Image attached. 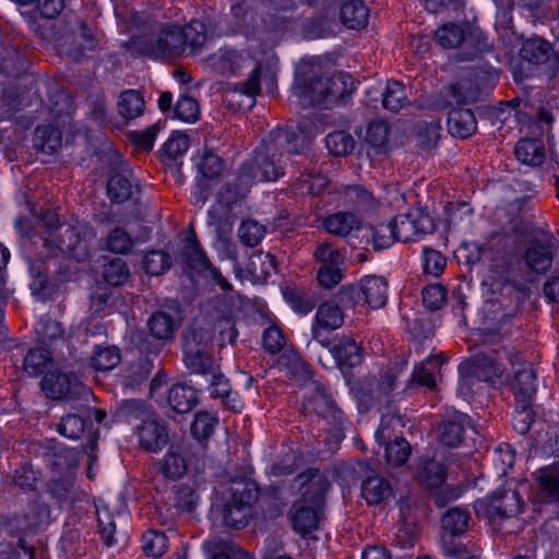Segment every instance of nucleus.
Masks as SVG:
<instances>
[{"label":"nucleus","mask_w":559,"mask_h":559,"mask_svg":"<svg viewBox=\"0 0 559 559\" xmlns=\"http://www.w3.org/2000/svg\"><path fill=\"white\" fill-rule=\"evenodd\" d=\"M37 224L43 228L38 240L41 250L38 260L29 262L32 282L29 287L33 295L44 300L49 288L48 269L44 260L59 255H70L76 261H84L88 255L90 242L95 238L94 229L79 222L60 223L57 212L52 209L41 211Z\"/></svg>","instance_id":"obj_1"},{"label":"nucleus","mask_w":559,"mask_h":559,"mask_svg":"<svg viewBox=\"0 0 559 559\" xmlns=\"http://www.w3.org/2000/svg\"><path fill=\"white\" fill-rule=\"evenodd\" d=\"M306 148L307 141L304 135L290 129L276 128L263 140L253 156L241 165L239 180L243 185L277 180L284 175L286 156L302 155Z\"/></svg>","instance_id":"obj_2"},{"label":"nucleus","mask_w":559,"mask_h":559,"mask_svg":"<svg viewBox=\"0 0 559 559\" xmlns=\"http://www.w3.org/2000/svg\"><path fill=\"white\" fill-rule=\"evenodd\" d=\"M292 487L304 490L290 508V521L293 528L305 536L318 528L330 481L323 472L311 467L297 475Z\"/></svg>","instance_id":"obj_3"},{"label":"nucleus","mask_w":559,"mask_h":559,"mask_svg":"<svg viewBox=\"0 0 559 559\" xmlns=\"http://www.w3.org/2000/svg\"><path fill=\"white\" fill-rule=\"evenodd\" d=\"M183 364L190 374L207 378L218 369L212 354V331L193 324L181 336Z\"/></svg>","instance_id":"obj_4"},{"label":"nucleus","mask_w":559,"mask_h":559,"mask_svg":"<svg viewBox=\"0 0 559 559\" xmlns=\"http://www.w3.org/2000/svg\"><path fill=\"white\" fill-rule=\"evenodd\" d=\"M437 43L445 49H456L460 61L480 58L490 50L484 35L468 25L448 23L440 26L435 34Z\"/></svg>","instance_id":"obj_5"},{"label":"nucleus","mask_w":559,"mask_h":559,"mask_svg":"<svg viewBox=\"0 0 559 559\" xmlns=\"http://www.w3.org/2000/svg\"><path fill=\"white\" fill-rule=\"evenodd\" d=\"M540 234L543 237L534 235L523 245L516 246L518 263L524 266L520 278L526 283H533L539 276L548 273L554 263V236L546 233Z\"/></svg>","instance_id":"obj_6"},{"label":"nucleus","mask_w":559,"mask_h":559,"mask_svg":"<svg viewBox=\"0 0 559 559\" xmlns=\"http://www.w3.org/2000/svg\"><path fill=\"white\" fill-rule=\"evenodd\" d=\"M229 498L224 506V523L236 530L243 528L252 516V507L259 499L257 484L249 479H235L229 485Z\"/></svg>","instance_id":"obj_7"},{"label":"nucleus","mask_w":559,"mask_h":559,"mask_svg":"<svg viewBox=\"0 0 559 559\" xmlns=\"http://www.w3.org/2000/svg\"><path fill=\"white\" fill-rule=\"evenodd\" d=\"M522 509L519 492L511 488H498L489 497L475 502L478 516L487 518L493 525L502 530V521L518 515Z\"/></svg>","instance_id":"obj_8"},{"label":"nucleus","mask_w":559,"mask_h":559,"mask_svg":"<svg viewBox=\"0 0 559 559\" xmlns=\"http://www.w3.org/2000/svg\"><path fill=\"white\" fill-rule=\"evenodd\" d=\"M471 513L461 507L444 512L441 518V544L444 552L454 559L467 554L466 546L460 539L469 528Z\"/></svg>","instance_id":"obj_9"},{"label":"nucleus","mask_w":559,"mask_h":559,"mask_svg":"<svg viewBox=\"0 0 559 559\" xmlns=\"http://www.w3.org/2000/svg\"><path fill=\"white\" fill-rule=\"evenodd\" d=\"M313 261L318 265V283L326 289L338 285L346 272L345 258L340 249L332 242L318 243L313 253Z\"/></svg>","instance_id":"obj_10"},{"label":"nucleus","mask_w":559,"mask_h":559,"mask_svg":"<svg viewBox=\"0 0 559 559\" xmlns=\"http://www.w3.org/2000/svg\"><path fill=\"white\" fill-rule=\"evenodd\" d=\"M146 326L150 335L140 333L136 336V345L140 350L154 354L159 353L167 344L174 341L175 333L179 328L174 317L162 310L155 311L150 316Z\"/></svg>","instance_id":"obj_11"},{"label":"nucleus","mask_w":559,"mask_h":559,"mask_svg":"<svg viewBox=\"0 0 559 559\" xmlns=\"http://www.w3.org/2000/svg\"><path fill=\"white\" fill-rule=\"evenodd\" d=\"M138 45L141 53L156 59L180 57L187 48L181 26L177 24L162 25L154 38L141 39Z\"/></svg>","instance_id":"obj_12"},{"label":"nucleus","mask_w":559,"mask_h":559,"mask_svg":"<svg viewBox=\"0 0 559 559\" xmlns=\"http://www.w3.org/2000/svg\"><path fill=\"white\" fill-rule=\"evenodd\" d=\"M50 510L48 506L40 501H33L28 504L27 512L21 516L10 519L4 526H0V531L3 530V536L7 538L17 537L16 546L23 548L28 558L32 559L35 549L33 547H26L25 540L21 536L22 533L40 527L43 524L48 522Z\"/></svg>","instance_id":"obj_13"},{"label":"nucleus","mask_w":559,"mask_h":559,"mask_svg":"<svg viewBox=\"0 0 559 559\" xmlns=\"http://www.w3.org/2000/svg\"><path fill=\"white\" fill-rule=\"evenodd\" d=\"M395 238L402 242H416L436 230L435 219L421 209L409 210L406 214L396 215L393 221Z\"/></svg>","instance_id":"obj_14"},{"label":"nucleus","mask_w":559,"mask_h":559,"mask_svg":"<svg viewBox=\"0 0 559 559\" xmlns=\"http://www.w3.org/2000/svg\"><path fill=\"white\" fill-rule=\"evenodd\" d=\"M507 272L508 275L501 281H498L495 285L498 290L497 302L502 308L504 312L503 316L506 318H512L531 296V288L526 282L516 278L512 273L511 265Z\"/></svg>","instance_id":"obj_15"},{"label":"nucleus","mask_w":559,"mask_h":559,"mask_svg":"<svg viewBox=\"0 0 559 559\" xmlns=\"http://www.w3.org/2000/svg\"><path fill=\"white\" fill-rule=\"evenodd\" d=\"M305 391V407L308 412L316 413L319 417L334 426L343 423L345 418L344 413L337 407L324 383L311 381Z\"/></svg>","instance_id":"obj_16"},{"label":"nucleus","mask_w":559,"mask_h":559,"mask_svg":"<svg viewBox=\"0 0 559 559\" xmlns=\"http://www.w3.org/2000/svg\"><path fill=\"white\" fill-rule=\"evenodd\" d=\"M41 389L50 399L76 400L90 395V389L73 373L47 372L41 380Z\"/></svg>","instance_id":"obj_17"},{"label":"nucleus","mask_w":559,"mask_h":559,"mask_svg":"<svg viewBox=\"0 0 559 559\" xmlns=\"http://www.w3.org/2000/svg\"><path fill=\"white\" fill-rule=\"evenodd\" d=\"M97 43L93 31L86 23L76 21L70 31L61 35L57 40V49L60 55L80 61L84 58L86 51L96 47Z\"/></svg>","instance_id":"obj_18"},{"label":"nucleus","mask_w":559,"mask_h":559,"mask_svg":"<svg viewBox=\"0 0 559 559\" xmlns=\"http://www.w3.org/2000/svg\"><path fill=\"white\" fill-rule=\"evenodd\" d=\"M397 374L393 370H386L379 379H367L366 388L357 392L358 401L366 407H371L374 403L388 404L390 394L394 390Z\"/></svg>","instance_id":"obj_19"},{"label":"nucleus","mask_w":559,"mask_h":559,"mask_svg":"<svg viewBox=\"0 0 559 559\" xmlns=\"http://www.w3.org/2000/svg\"><path fill=\"white\" fill-rule=\"evenodd\" d=\"M261 63L257 62L246 81L233 85L229 95L230 105H237L239 110H250L254 106L255 96L261 92Z\"/></svg>","instance_id":"obj_20"},{"label":"nucleus","mask_w":559,"mask_h":559,"mask_svg":"<svg viewBox=\"0 0 559 559\" xmlns=\"http://www.w3.org/2000/svg\"><path fill=\"white\" fill-rule=\"evenodd\" d=\"M43 450L46 465L55 473L61 475L73 474L79 465V452L74 449L66 448L56 441H49Z\"/></svg>","instance_id":"obj_21"},{"label":"nucleus","mask_w":559,"mask_h":559,"mask_svg":"<svg viewBox=\"0 0 559 559\" xmlns=\"http://www.w3.org/2000/svg\"><path fill=\"white\" fill-rule=\"evenodd\" d=\"M469 425L468 416L461 413L444 417L436 428L440 444L447 448H457L462 444L466 427Z\"/></svg>","instance_id":"obj_22"},{"label":"nucleus","mask_w":559,"mask_h":559,"mask_svg":"<svg viewBox=\"0 0 559 559\" xmlns=\"http://www.w3.org/2000/svg\"><path fill=\"white\" fill-rule=\"evenodd\" d=\"M177 262L188 274L191 272L202 274L205 267H209L211 261L202 250L194 231L185 239L183 246L177 255Z\"/></svg>","instance_id":"obj_23"},{"label":"nucleus","mask_w":559,"mask_h":559,"mask_svg":"<svg viewBox=\"0 0 559 559\" xmlns=\"http://www.w3.org/2000/svg\"><path fill=\"white\" fill-rule=\"evenodd\" d=\"M141 448L148 452L160 450L168 442V431L165 425L148 418L136 427Z\"/></svg>","instance_id":"obj_24"},{"label":"nucleus","mask_w":559,"mask_h":559,"mask_svg":"<svg viewBox=\"0 0 559 559\" xmlns=\"http://www.w3.org/2000/svg\"><path fill=\"white\" fill-rule=\"evenodd\" d=\"M210 61L215 71L224 76L237 75L243 69L258 62L236 50L219 51L212 56Z\"/></svg>","instance_id":"obj_25"},{"label":"nucleus","mask_w":559,"mask_h":559,"mask_svg":"<svg viewBox=\"0 0 559 559\" xmlns=\"http://www.w3.org/2000/svg\"><path fill=\"white\" fill-rule=\"evenodd\" d=\"M536 373L528 362L522 364L514 370V377L511 381V390L515 402L531 403L536 394Z\"/></svg>","instance_id":"obj_26"},{"label":"nucleus","mask_w":559,"mask_h":559,"mask_svg":"<svg viewBox=\"0 0 559 559\" xmlns=\"http://www.w3.org/2000/svg\"><path fill=\"white\" fill-rule=\"evenodd\" d=\"M324 229L336 237L347 238L353 233L361 231V222L352 212H336L326 216L323 221Z\"/></svg>","instance_id":"obj_27"},{"label":"nucleus","mask_w":559,"mask_h":559,"mask_svg":"<svg viewBox=\"0 0 559 559\" xmlns=\"http://www.w3.org/2000/svg\"><path fill=\"white\" fill-rule=\"evenodd\" d=\"M388 286V281L382 276H366L359 283L360 295L369 307L379 309L386 304Z\"/></svg>","instance_id":"obj_28"},{"label":"nucleus","mask_w":559,"mask_h":559,"mask_svg":"<svg viewBox=\"0 0 559 559\" xmlns=\"http://www.w3.org/2000/svg\"><path fill=\"white\" fill-rule=\"evenodd\" d=\"M414 476L427 488H438L447 479V466L433 459L421 460L414 469Z\"/></svg>","instance_id":"obj_29"},{"label":"nucleus","mask_w":559,"mask_h":559,"mask_svg":"<svg viewBox=\"0 0 559 559\" xmlns=\"http://www.w3.org/2000/svg\"><path fill=\"white\" fill-rule=\"evenodd\" d=\"M477 129L474 112L466 108H453L448 115V131L459 139L469 138Z\"/></svg>","instance_id":"obj_30"},{"label":"nucleus","mask_w":559,"mask_h":559,"mask_svg":"<svg viewBox=\"0 0 559 559\" xmlns=\"http://www.w3.org/2000/svg\"><path fill=\"white\" fill-rule=\"evenodd\" d=\"M188 471L186 450L180 445H171L159 465V472L168 479L181 478Z\"/></svg>","instance_id":"obj_31"},{"label":"nucleus","mask_w":559,"mask_h":559,"mask_svg":"<svg viewBox=\"0 0 559 559\" xmlns=\"http://www.w3.org/2000/svg\"><path fill=\"white\" fill-rule=\"evenodd\" d=\"M369 9L362 0H347L340 10V20L349 29H362L367 26Z\"/></svg>","instance_id":"obj_32"},{"label":"nucleus","mask_w":559,"mask_h":559,"mask_svg":"<svg viewBox=\"0 0 559 559\" xmlns=\"http://www.w3.org/2000/svg\"><path fill=\"white\" fill-rule=\"evenodd\" d=\"M282 365L285 367L289 378L297 384L301 385L305 390L311 381H317L313 378V371L308 362L296 352L285 354L282 357Z\"/></svg>","instance_id":"obj_33"},{"label":"nucleus","mask_w":559,"mask_h":559,"mask_svg":"<svg viewBox=\"0 0 559 559\" xmlns=\"http://www.w3.org/2000/svg\"><path fill=\"white\" fill-rule=\"evenodd\" d=\"M331 353L341 368H353L362 361V348L352 338L337 340Z\"/></svg>","instance_id":"obj_34"},{"label":"nucleus","mask_w":559,"mask_h":559,"mask_svg":"<svg viewBox=\"0 0 559 559\" xmlns=\"http://www.w3.org/2000/svg\"><path fill=\"white\" fill-rule=\"evenodd\" d=\"M516 158L525 165L538 167L545 160V146L540 139H521L514 148Z\"/></svg>","instance_id":"obj_35"},{"label":"nucleus","mask_w":559,"mask_h":559,"mask_svg":"<svg viewBox=\"0 0 559 559\" xmlns=\"http://www.w3.org/2000/svg\"><path fill=\"white\" fill-rule=\"evenodd\" d=\"M197 391L183 383H176L168 391V404L178 414L189 413L198 404Z\"/></svg>","instance_id":"obj_36"},{"label":"nucleus","mask_w":559,"mask_h":559,"mask_svg":"<svg viewBox=\"0 0 559 559\" xmlns=\"http://www.w3.org/2000/svg\"><path fill=\"white\" fill-rule=\"evenodd\" d=\"M392 495L390 483L381 476H369L361 484V496L369 504H379Z\"/></svg>","instance_id":"obj_37"},{"label":"nucleus","mask_w":559,"mask_h":559,"mask_svg":"<svg viewBox=\"0 0 559 559\" xmlns=\"http://www.w3.org/2000/svg\"><path fill=\"white\" fill-rule=\"evenodd\" d=\"M117 109L121 118L133 120L143 115L145 100L139 91L126 90L118 97Z\"/></svg>","instance_id":"obj_38"},{"label":"nucleus","mask_w":559,"mask_h":559,"mask_svg":"<svg viewBox=\"0 0 559 559\" xmlns=\"http://www.w3.org/2000/svg\"><path fill=\"white\" fill-rule=\"evenodd\" d=\"M218 419L215 415L209 412H198L194 416V420L191 424V435L197 441V448L200 452L205 450V441L214 432Z\"/></svg>","instance_id":"obj_39"},{"label":"nucleus","mask_w":559,"mask_h":559,"mask_svg":"<svg viewBox=\"0 0 559 559\" xmlns=\"http://www.w3.org/2000/svg\"><path fill=\"white\" fill-rule=\"evenodd\" d=\"M62 133L51 124L38 126L33 138V145L37 151L52 154L61 146Z\"/></svg>","instance_id":"obj_40"},{"label":"nucleus","mask_w":559,"mask_h":559,"mask_svg":"<svg viewBox=\"0 0 559 559\" xmlns=\"http://www.w3.org/2000/svg\"><path fill=\"white\" fill-rule=\"evenodd\" d=\"M552 47L543 38H530L525 40L520 50L522 59L534 64H542L548 61Z\"/></svg>","instance_id":"obj_41"},{"label":"nucleus","mask_w":559,"mask_h":559,"mask_svg":"<svg viewBox=\"0 0 559 559\" xmlns=\"http://www.w3.org/2000/svg\"><path fill=\"white\" fill-rule=\"evenodd\" d=\"M343 322V310L334 301L329 300L319 306L313 325H318L324 330H335L338 329Z\"/></svg>","instance_id":"obj_42"},{"label":"nucleus","mask_w":559,"mask_h":559,"mask_svg":"<svg viewBox=\"0 0 559 559\" xmlns=\"http://www.w3.org/2000/svg\"><path fill=\"white\" fill-rule=\"evenodd\" d=\"M136 239L121 226H115L106 237V249L115 254H129Z\"/></svg>","instance_id":"obj_43"},{"label":"nucleus","mask_w":559,"mask_h":559,"mask_svg":"<svg viewBox=\"0 0 559 559\" xmlns=\"http://www.w3.org/2000/svg\"><path fill=\"white\" fill-rule=\"evenodd\" d=\"M107 194L110 201L123 203L132 198L133 183L129 177L121 173L110 176L107 183Z\"/></svg>","instance_id":"obj_44"},{"label":"nucleus","mask_w":559,"mask_h":559,"mask_svg":"<svg viewBox=\"0 0 559 559\" xmlns=\"http://www.w3.org/2000/svg\"><path fill=\"white\" fill-rule=\"evenodd\" d=\"M297 189L301 194L318 195L328 186V178L317 173L314 167L306 168L298 177Z\"/></svg>","instance_id":"obj_45"},{"label":"nucleus","mask_w":559,"mask_h":559,"mask_svg":"<svg viewBox=\"0 0 559 559\" xmlns=\"http://www.w3.org/2000/svg\"><path fill=\"white\" fill-rule=\"evenodd\" d=\"M440 357H430L425 362L417 365L411 378L412 383L427 386L428 389L436 388L435 373L442 365Z\"/></svg>","instance_id":"obj_46"},{"label":"nucleus","mask_w":559,"mask_h":559,"mask_svg":"<svg viewBox=\"0 0 559 559\" xmlns=\"http://www.w3.org/2000/svg\"><path fill=\"white\" fill-rule=\"evenodd\" d=\"M195 165L199 173L207 179L219 177L225 168L223 158L207 148H204L200 153Z\"/></svg>","instance_id":"obj_47"},{"label":"nucleus","mask_w":559,"mask_h":559,"mask_svg":"<svg viewBox=\"0 0 559 559\" xmlns=\"http://www.w3.org/2000/svg\"><path fill=\"white\" fill-rule=\"evenodd\" d=\"M120 360L121 354L117 346H96L91 358V365L97 371H108L114 369Z\"/></svg>","instance_id":"obj_48"},{"label":"nucleus","mask_w":559,"mask_h":559,"mask_svg":"<svg viewBox=\"0 0 559 559\" xmlns=\"http://www.w3.org/2000/svg\"><path fill=\"white\" fill-rule=\"evenodd\" d=\"M365 237H371L372 248L376 251H380L389 248L394 241L395 230L392 222L389 224H379L378 226H369L366 230Z\"/></svg>","instance_id":"obj_49"},{"label":"nucleus","mask_w":559,"mask_h":559,"mask_svg":"<svg viewBox=\"0 0 559 559\" xmlns=\"http://www.w3.org/2000/svg\"><path fill=\"white\" fill-rule=\"evenodd\" d=\"M406 102L405 86L400 81H389L382 94V106L392 112H397Z\"/></svg>","instance_id":"obj_50"},{"label":"nucleus","mask_w":559,"mask_h":559,"mask_svg":"<svg viewBox=\"0 0 559 559\" xmlns=\"http://www.w3.org/2000/svg\"><path fill=\"white\" fill-rule=\"evenodd\" d=\"M104 280L111 286H122L130 278V270L124 260L112 258L105 263L103 270Z\"/></svg>","instance_id":"obj_51"},{"label":"nucleus","mask_w":559,"mask_h":559,"mask_svg":"<svg viewBox=\"0 0 559 559\" xmlns=\"http://www.w3.org/2000/svg\"><path fill=\"white\" fill-rule=\"evenodd\" d=\"M331 76L313 74L309 80H302L301 94L309 96L312 103L321 104L326 102V91Z\"/></svg>","instance_id":"obj_52"},{"label":"nucleus","mask_w":559,"mask_h":559,"mask_svg":"<svg viewBox=\"0 0 559 559\" xmlns=\"http://www.w3.org/2000/svg\"><path fill=\"white\" fill-rule=\"evenodd\" d=\"M325 145L331 154L345 156L353 152L356 142L349 133L345 131H334L326 135Z\"/></svg>","instance_id":"obj_53"},{"label":"nucleus","mask_w":559,"mask_h":559,"mask_svg":"<svg viewBox=\"0 0 559 559\" xmlns=\"http://www.w3.org/2000/svg\"><path fill=\"white\" fill-rule=\"evenodd\" d=\"M414 131L417 145L424 151H430L435 147L440 138V127L433 122L419 121L416 123Z\"/></svg>","instance_id":"obj_54"},{"label":"nucleus","mask_w":559,"mask_h":559,"mask_svg":"<svg viewBox=\"0 0 559 559\" xmlns=\"http://www.w3.org/2000/svg\"><path fill=\"white\" fill-rule=\"evenodd\" d=\"M51 362L50 353L43 347H35L28 350L24 358V370L32 377L41 374Z\"/></svg>","instance_id":"obj_55"},{"label":"nucleus","mask_w":559,"mask_h":559,"mask_svg":"<svg viewBox=\"0 0 559 559\" xmlns=\"http://www.w3.org/2000/svg\"><path fill=\"white\" fill-rule=\"evenodd\" d=\"M47 489L59 503L67 502L74 489L73 474H62L60 477L51 478L47 484Z\"/></svg>","instance_id":"obj_56"},{"label":"nucleus","mask_w":559,"mask_h":559,"mask_svg":"<svg viewBox=\"0 0 559 559\" xmlns=\"http://www.w3.org/2000/svg\"><path fill=\"white\" fill-rule=\"evenodd\" d=\"M266 227L255 219H246L238 229V236L242 245L247 247L258 246L265 237Z\"/></svg>","instance_id":"obj_57"},{"label":"nucleus","mask_w":559,"mask_h":559,"mask_svg":"<svg viewBox=\"0 0 559 559\" xmlns=\"http://www.w3.org/2000/svg\"><path fill=\"white\" fill-rule=\"evenodd\" d=\"M168 548V538L165 533L150 530L142 537V549L146 556L162 557Z\"/></svg>","instance_id":"obj_58"},{"label":"nucleus","mask_w":559,"mask_h":559,"mask_svg":"<svg viewBox=\"0 0 559 559\" xmlns=\"http://www.w3.org/2000/svg\"><path fill=\"white\" fill-rule=\"evenodd\" d=\"M412 452V447L404 438H396L385 447V460L388 465L399 467L404 465Z\"/></svg>","instance_id":"obj_59"},{"label":"nucleus","mask_w":559,"mask_h":559,"mask_svg":"<svg viewBox=\"0 0 559 559\" xmlns=\"http://www.w3.org/2000/svg\"><path fill=\"white\" fill-rule=\"evenodd\" d=\"M276 259L273 254L259 250L251 254L248 270L252 275L262 277L270 275L272 271L276 270Z\"/></svg>","instance_id":"obj_60"},{"label":"nucleus","mask_w":559,"mask_h":559,"mask_svg":"<svg viewBox=\"0 0 559 559\" xmlns=\"http://www.w3.org/2000/svg\"><path fill=\"white\" fill-rule=\"evenodd\" d=\"M474 81L471 79H465L454 84H451L449 87V93L453 98H455L457 104H468L474 103L479 99L481 96V91L478 86H473Z\"/></svg>","instance_id":"obj_61"},{"label":"nucleus","mask_w":559,"mask_h":559,"mask_svg":"<svg viewBox=\"0 0 559 559\" xmlns=\"http://www.w3.org/2000/svg\"><path fill=\"white\" fill-rule=\"evenodd\" d=\"M350 76L337 73L331 76L329 87L326 91V102L336 103L344 102L347 96H349L353 92L352 82L348 86V81H350Z\"/></svg>","instance_id":"obj_62"},{"label":"nucleus","mask_w":559,"mask_h":559,"mask_svg":"<svg viewBox=\"0 0 559 559\" xmlns=\"http://www.w3.org/2000/svg\"><path fill=\"white\" fill-rule=\"evenodd\" d=\"M535 420V411L533 402H515V411L512 419L513 429L520 433L525 435L532 427Z\"/></svg>","instance_id":"obj_63"},{"label":"nucleus","mask_w":559,"mask_h":559,"mask_svg":"<svg viewBox=\"0 0 559 559\" xmlns=\"http://www.w3.org/2000/svg\"><path fill=\"white\" fill-rule=\"evenodd\" d=\"M143 263L146 273L158 276L169 270L171 258L167 252L152 250L145 254Z\"/></svg>","instance_id":"obj_64"}]
</instances>
